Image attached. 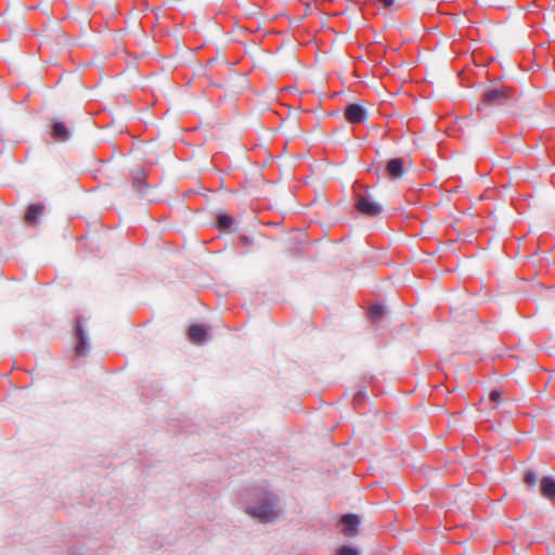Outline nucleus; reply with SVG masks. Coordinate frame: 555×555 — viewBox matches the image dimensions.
Here are the masks:
<instances>
[{"label": "nucleus", "mask_w": 555, "mask_h": 555, "mask_svg": "<svg viewBox=\"0 0 555 555\" xmlns=\"http://www.w3.org/2000/svg\"><path fill=\"white\" fill-rule=\"evenodd\" d=\"M52 137L55 141L65 142L70 138V133L65 124L56 121L53 125Z\"/></svg>", "instance_id": "obj_9"}, {"label": "nucleus", "mask_w": 555, "mask_h": 555, "mask_svg": "<svg viewBox=\"0 0 555 555\" xmlns=\"http://www.w3.org/2000/svg\"><path fill=\"white\" fill-rule=\"evenodd\" d=\"M345 117L350 124H362L367 119V112L361 104H349L345 109Z\"/></svg>", "instance_id": "obj_4"}, {"label": "nucleus", "mask_w": 555, "mask_h": 555, "mask_svg": "<svg viewBox=\"0 0 555 555\" xmlns=\"http://www.w3.org/2000/svg\"><path fill=\"white\" fill-rule=\"evenodd\" d=\"M383 9L399 10L400 4L396 0H375Z\"/></svg>", "instance_id": "obj_14"}, {"label": "nucleus", "mask_w": 555, "mask_h": 555, "mask_svg": "<svg viewBox=\"0 0 555 555\" xmlns=\"http://www.w3.org/2000/svg\"><path fill=\"white\" fill-rule=\"evenodd\" d=\"M247 514L262 522H273L280 517L279 498L270 492H266L258 506L247 508Z\"/></svg>", "instance_id": "obj_1"}, {"label": "nucleus", "mask_w": 555, "mask_h": 555, "mask_svg": "<svg viewBox=\"0 0 555 555\" xmlns=\"http://www.w3.org/2000/svg\"><path fill=\"white\" fill-rule=\"evenodd\" d=\"M541 494L548 500H555V480L551 477H543L540 481Z\"/></svg>", "instance_id": "obj_8"}, {"label": "nucleus", "mask_w": 555, "mask_h": 555, "mask_svg": "<svg viewBox=\"0 0 555 555\" xmlns=\"http://www.w3.org/2000/svg\"><path fill=\"white\" fill-rule=\"evenodd\" d=\"M188 335L190 341L195 345H202L207 339L208 331L203 325L194 324L190 326Z\"/></svg>", "instance_id": "obj_7"}, {"label": "nucleus", "mask_w": 555, "mask_h": 555, "mask_svg": "<svg viewBox=\"0 0 555 555\" xmlns=\"http://www.w3.org/2000/svg\"><path fill=\"white\" fill-rule=\"evenodd\" d=\"M43 214V206L30 205L25 216V221L28 223H35L37 219Z\"/></svg>", "instance_id": "obj_10"}, {"label": "nucleus", "mask_w": 555, "mask_h": 555, "mask_svg": "<svg viewBox=\"0 0 555 555\" xmlns=\"http://www.w3.org/2000/svg\"><path fill=\"white\" fill-rule=\"evenodd\" d=\"M370 314H371V318L373 320L377 319V318H380L382 314H383V307L380 306H373L371 309H370Z\"/></svg>", "instance_id": "obj_16"}, {"label": "nucleus", "mask_w": 555, "mask_h": 555, "mask_svg": "<svg viewBox=\"0 0 555 555\" xmlns=\"http://www.w3.org/2000/svg\"><path fill=\"white\" fill-rule=\"evenodd\" d=\"M511 90L507 87H489L482 93V102L477 105V109H480L482 106H501L506 104L509 99Z\"/></svg>", "instance_id": "obj_2"}, {"label": "nucleus", "mask_w": 555, "mask_h": 555, "mask_svg": "<svg viewBox=\"0 0 555 555\" xmlns=\"http://www.w3.org/2000/svg\"><path fill=\"white\" fill-rule=\"evenodd\" d=\"M234 220L229 215H219L218 216V227L221 229H229L233 224Z\"/></svg>", "instance_id": "obj_13"}, {"label": "nucleus", "mask_w": 555, "mask_h": 555, "mask_svg": "<svg viewBox=\"0 0 555 555\" xmlns=\"http://www.w3.org/2000/svg\"><path fill=\"white\" fill-rule=\"evenodd\" d=\"M501 397H502L501 392L496 389L491 390L489 393V399L493 402H499Z\"/></svg>", "instance_id": "obj_17"}, {"label": "nucleus", "mask_w": 555, "mask_h": 555, "mask_svg": "<svg viewBox=\"0 0 555 555\" xmlns=\"http://www.w3.org/2000/svg\"><path fill=\"white\" fill-rule=\"evenodd\" d=\"M337 555H360V554L357 548L349 546V545H345L337 550Z\"/></svg>", "instance_id": "obj_15"}, {"label": "nucleus", "mask_w": 555, "mask_h": 555, "mask_svg": "<svg viewBox=\"0 0 555 555\" xmlns=\"http://www.w3.org/2000/svg\"><path fill=\"white\" fill-rule=\"evenodd\" d=\"M341 522L344 525V533L345 535L352 538L358 533V529L360 526V517L354 514L344 515L341 518Z\"/></svg>", "instance_id": "obj_6"}, {"label": "nucleus", "mask_w": 555, "mask_h": 555, "mask_svg": "<svg viewBox=\"0 0 555 555\" xmlns=\"http://www.w3.org/2000/svg\"><path fill=\"white\" fill-rule=\"evenodd\" d=\"M77 335H78L79 341L77 344L76 351L78 354H85L87 352L86 337H85L83 331L80 325L77 326Z\"/></svg>", "instance_id": "obj_12"}, {"label": "nucleus", "mask_w": 555, "mask_h": 555, "mask_svg": "<svg viewBox=\"0 0 555 555\" xmlns=\"http://www.w3.org/2000/svg\"><path fill=\"white\" fill-rule=\"evenodd\" d=\"M386 173L392 180L401 179L405 173L404 163L401 158H391L386 165Z\"/></svg>", "instance_id": "obj_5"}, {"label": "nucleus", "mask_w": 555, "mask_h": 555, "mask_svg": "<svg viewBox=\"0 0 555 555\" xmlns=\"http://www.w3.org/2000/svg\"><path fill=\"white\" fill-rule=\"evenodd\" d=\"M524 482L528 488H534L539 483V474L533 470L526 472Z\"/></svg>", "instance_id": "obj_11"}, {"label": "nucleus", "mask_w": 555, "mask_h": 555, "mask_svg": "<svg viewBox=\"0 0 555 555\" xmlns=\"http://www.w3.org/2000/svg\"><path fill=\"white\" fill-rule=\"evenodd\" d=\"M356 209L365 217H377L383 212L382 204L374 202L366 195H358Z\"/></svg>", "instance_id": "obj_3"}, {"label": "nucleus", "mask_w": 555, "mask_h": 555, "mask_svg": "<svg viewBox=\"0 0 555 555\" xmlns=\"http://www.w3.org/2000/svg\"><path fill=\"white\" fill-rule=\"evenodd\" d=\"M133 186L138 190V191H141V189H143L145 186L144 182L141 181V180H134L133 182Z\"/></svg>", "instance_id": "obj_18"}]
</instances>
